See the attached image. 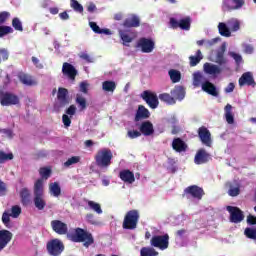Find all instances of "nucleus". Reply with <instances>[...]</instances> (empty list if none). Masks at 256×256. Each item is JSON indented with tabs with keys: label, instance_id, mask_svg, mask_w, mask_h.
Returning <instances> with one entry per match:
<instances>
[{
	"label": "nucleus",
	"instance_id": "nucleus-4",
	"mask_svg": "<svg viewBox=\"0 0 256 256\" xmlns=\"http://www.w3.org/2000/svg\"><path fill=\"white\" fill-rule=\"evenodd\" d=\"M46 251L50 256H60L65 251V244L61 239H51L46 243Z\"/></svg>",
	"mask_w": 256,
	"mask_h": 256
},
{
	"label": "nucleus",
	"instance_id": "nucleus-61",
	"mask_svg": "<svg viewBox=\"0 0 256 256\" xmlns=\"http://www.w3.org/2000/svg\"><path fill=\"white\" fill-rule=\"evenodd\" d=\"M89 25L94 33H97L98 35L101 33V28L99 27V25H97L96 22H90Z\"/></svg>",
	"mask_w": 256,
	"mask_h": 256
},
{
	"label": "nucleus",
	"instance_id": "nucleus-42",
	"mask_svg": "<svg viewBox=\"0 0 256 256\" xmlns=\"http://www.w3.org/2000/svg\"><path fill=\"white\" fill-rule=\"evenodd\" d=\"M159 252L154 250V248H149V247H143L140 250V256H158Z\"/></svg>",
	"mask_w": 256,
	"mask_h": 256
},
{
	"label": "nucleus",
	"instance_id": "nucleus-27",
	"mask_svg": "<svg viewBox=\"0 0 256 256\" xmlns=\"http://www.w3.org/2000/svg\"><path fill=\"white\" fill-rule=\"evenodd\" d=\"M172 149L176 151V153H185L187 151L188 146L185 141L181 138H174L172 141Z\"/></svg>",
	"mask_w": 256,
	"mask_h": 256
},
{
	"label": "nucleus",
	"instance_id": "nucleus-56",
	"mask_svg": "<svg viewBox=\"0 0 256 256\" xmlns=\"http://www.w3.org/2000/svg\"><path fill=\"white\" fill-rule=\"evenodd\" d=\"M239 193H241V188L239 187H230L228 190V195H230V197H237Z\"/></svg>",
	"mask_w": 256,
	"mask_h": 256
},
{
	"label": "nucleus",
	"instance_id": "nucleus-15",
	"mask_svg": "<svg viewBox=\"0 0 256 256\" xmlns=\"http://www.w3.org/2000/svg\"><path fill=\"white\" fill-rule=\"evenodd\" d=\"M50 225L54 233H57V235H67V233H69V227L67 226V223L61 220H52Z\"/></svg>",
	"mask_w": 256,
	"mask_h": 256
},
{
	"label": "nucleus",
	"instance_id": "nucleus-22",
	"mask_svg": "<svg viewBox=\"0 0 256 256\" xmlns=\"http://www.w3.org/2000/svg\"><path fill=\"white\" fill-rule=\"evenodd\" d=\"M202 91L211 95L212 97H219V90L215 84L211 83L209 80H206L202 83Z\"/></svg>",
	"mask_w": 256,
	"mask_h": 256
},
{
	"label": "nucleus",
	"instance_id": "nucleus-12",
	"mask_svg": "<svg viewBox=\"0 0 256 256\" xmlns=\"http://www.w3.org/2000/svg\"><path fill=\"white\" fill-rule=\"evenodd\" d=\"M118 35L122 41V45L129 47V43H133V40L137 37V32L131 29H119Z\"/></svg>",
	"mask_w": 256,
	"mask_h": 256
},
{
	"label": "nucleus",
	"instance_id": "nucleus-50",
	"mask_svg": "<svg viewBox=\"0 0 256 256\" xmlns=\"http://www.w3.org/2000/svg\"><path fill=\"white\" fill-rule=\"evenodd\" d=\"M9 17H11V13L8 11L0 12V25H5L9 21Z\"/></svg>",
	"mask_w": 256,
	"mask_h": 256
},
{
	"label": "nucleus",
	"instance_id": "nucleus-55",
	"mask_svg": "<svg viewBox=\"0 0 256 256\" xmlns=\"http://www.w3.org/2000/svg\"><path fill=\"white\" fill-rule=\"evenodd\" d=\"M13 159V153H5L3 151H0V161H11Z\"/></svg>",
	"mask_w": 256,
	"mask_h": 256
},
{
	"label": "nucleus",
	"instance_id": "nucleus-58",
	"mask_svg": "<svg viewBox=\"0 0 256 256\" xmlns=\"http://www.w3.org/2000/svg\"><path fill=\"white\" fill-rule=\"evenodd\" d=\"M230 57H232L234 61H236L237 65L243 62V57L235 52H230Z\"/></svg>",
	"mask_w": 256,
	"mask_h": 256
},
{
	"label": "nucleus",
	"instance_id": "nucleus-46",
	"mask_svg": "<svg viewBox=\"0 0 256 256\" xmlns=\"http://www.w3.org/2000/svg\"><path fill=\"white\" fill-rule=\"evenodd\" d=\"M70 7L76 11V13H83V5L77 0H70Z\"/></svg>",
	"mask_w": 256,
	"mask_h": 256
},
{
	"label": "nucleus",
	"instance_id": "nucleus-5",
	"mask_svg": "<svg viewBox=\"0 0 256 256\" xmlns=\"http://www.w3.org/2000/svg\"><path fill=\"white\" fill-rule=\"evenodd\" d=\"M113 159V152L111 149L104 148L97 152L95 155V161L97 167H109L111 160Z\"/></svg>",
	"mask_w": 256,
	"mask_h": 256
},
{
	"label": "nucleus",
	"instance_id": "nucleus-6",
	"mask_svg": "<svg viewBox=\"0 0 256 256\" xmlns=\"http://www.w3.org/2000/svg\"><path fill=\"white\" fill-rule=\"evenodd\" d=\"M204 195H205V190H203V188L197 185H191L184 189L182 197H185L186 199L192 198V199H197L198 201H201Z\"/></svg>",
	"mask_w": 256,
	"mask_h": 256
},
{
	"label": "nucleus",
	"instance_id": "nucleus-52",
	"mask_svg": "<svg viewBox=\"0 0 256 256\" xmlns=\"http://www.w3.org/2000/svg\"><path fill=\"white\" fill-rule=\"evenodd\" d=\"M10 215L13 217V219H17V217L21 215V208L18 205L12 206Z\"/></svg>",
	"mask_w": 256,
	"mask_h": 256
},
{
	"label": "nucleus",
	"instance_id": "nucleus-49",
	"mask_svg": "<svg viewBox=\"0 0 256 256\" xmlns=\"http://www.w3.org/2000/svg\"><path fill=\"white\" fill-rule=\"evenodd\" d=\"M13 33V28L11 26L0 25V38L5 37V35H9Z\"/></svg>",
	"mask_w": 256,
	"mask_h": 256
},
{
	"label": "nucleus",
	"instance_id": "nucleus-31",
	"mask_svg": "<svg viewBox=\"0 0 256 256\" xmlns=\"http://www.w3.org/2000/svg\"><path fill=\"white\" fill-rule=\"evenodd\" d=\"M21 203L24 207H27L31 203V192L27 188L20 190Z\"/></svg>",
	"mask_w": 256,
	"mask_h": 256
},
{
	"label": "nucleus",
	"instance_id": "nucleus-2",
	"mask_svg": "<svg viewBox=\"0 0 256 256\" xmlns=\"http://www.w3.org/2000/svg\"><path fill=\"white\" fill-rule=\"evenodd\" d=\"M43 193V179H38L34 184V205L38 211H43L47 207Z\"/></svg>",
	"mask_w": 256,
	"mask_h": 256
},
{
	"label": "nucleus",
	"instance_id": "nucleus-21",
	"mask_svg": "<svg viewBox=\"0 0 256 256\" xmlns=\"http://www.w3.org/2000/svg\"><path fill=\"white\" fill-rule=\"evenodd\" d=\"M11 239H13V233L11 231L0 230V251H3L11 243Z\"/></svg>",
	"mask_w": 256,
	"mask_h": 256
},
{
	"label": "nucleus",
	"instance_id": "nucleus-18",
	"mask_svg": "<svg viewBox=\"0 0 256 256\" xmlns=\"http://www.w3.org/2000/svg\"><path fill=\"white\" fill-rule=\"evenodd\" d=\"M141 25V20L139 19V16L132 14L128 16L122 23V27L124 29H133L137 28Z\"/></svg>",
	"mask_w": 256,
	"mask_h": 256
},
{
	"label": "nucleus",
	"instance_id": "nucleus-38",
	"mask_svg": "<svg viewBox=\"0 0 256 256\" xmlns=\"http://www.w3.org/2000/svg\"><path fill=\"white\" fill-rule=\"evenodd\" d=\"M158 97L160 101H163V103H167V105H175L176 103L175 98L169 93H162Z\"/></svg>",
	"mask_w": 256,
	"mask_h": 256
},
{
	"label": "nucleus",
	"instance_id": "nucleus-48",
	"mask_svg": "<svg viewBox=\"0 0 256 256\" xmlns=\"http://www.w3.org/2000/svg\"><path fill=\"white\" fill-rule=\"evenodd\" d=\"M244 235L248 239H254L256 241V228H246L244 231Z\"/></svg>",
	"mask_w": 256,
	"mask_h": 256
},
{
	"label": "nucleus",
	"instance_id": "nucleus-32",
	"mask_svg": "<svg viewBox=\"0 0 256 256\" xmlns=\"http://www.w3.org/2000/svg\"><path fill=\"white\" fill-rule=\"evenodd\" d=\"M232 109H233V106H231V104H227L224 108L226 121L229 125H233L235 123L233 112H231Z\"/></svg>",
	"mask_w": 256,
	"mask_h": 256
},
{
	"label": "nucleus",
	"instance_id": "nucleus-26",
	"mask_svg": "<svg viewBox=\"0 0 256 256\" xmlns=\"http://www.w3.org/2000/svg\"><path fill=\"white\" fill-rule=\"evenodd\" d=\"M119 177L121 181L124 183H128L129 185H133L135 183V173H133L129 169H124L119 172Z\"/></svg>",
	"mask_w": 256,
	"mask_h": 256
},
{
	"label": "nucleus",
	"instance_id": "nucleus-28",
	"mask_svg": "<svg viewBox=\"0 0 256 256\" xmlns=\"http://www.w3.org/2000/svg\"><path fill=\"white\" fill-rule=\"evenodd\" d=\"M203 69H204V73H206V75H221L223 69H221V67L215 65V64H211L209 62H206L203 65Z\"/></svg>",
	"mask_w": 256,
	"mask_h": 256
},
{
	"label": "nucleus",
	"instance_id": "nucleus-63",
	"mask_svg": "<svg viewBox=\"0 0 256 256\" xmlns=\"http://www.w3.org/2000/svg\"><path fill=\"white\" fill-rule=\"evenodd\" d=\"M62 122L64 123L65 127H71V118H69V115L63 114Z\"/></svg>",
	"mask_w": 256,
	"mask_h": 256
},
{
	"label": "nucleus",
	"instance_id": "nucleus-9",
	"mask_svg": "<svg viewBox=\"0 0 256 256\" xmlns=\"http://www.w3.org/2000/svg\"><path fill=\"white\" fill-rule=\"evenodd\" d=\"M245 5V0H223L222 11L224 13H231V11H237Z\"/></svg>",
	"mask_w": 256,
	"mask_h": 256
},
{
	"label": "nucleus",
	"instance_id": "nucleus-1",
	"mask_svg": "<svg viewBox=\"0 0 256 256\" xmlns=\"http://www.w3.org/2000/svg\"><path fill=\"white\" fill-rule=\"evenodd\" d=\"M72 241L74 243H83L86 248L91 247L95 243L93 234L82 228H76L74 234H72Z\"/></svg>",
	"mask_w": 256,
	"mask_h": 256
},
{
	"label": "nucleus",
	"instance_id": "nucleus-59",
	"mask_svg": "<svg viewBox=\"0 0 256 256\" xmlns=\"http://www.w3.org/2000/svg\"><path fill=\"white\" fill-rule=\"evenodd\" d=\"M77 113V107L75 105H70L66 110V115H70V117H73Z\"/></svg>",
	"mask_w": 256,
	"mask_h": 256
},
{
	"label": "nucleus",
	"instance_id": "nucleus-43",
	"mask_svg": "<svg viewBox=\"0 0 256 256\" xmlns=\"http://www.w3.org/2000/svg\"><path fill=\"white\" fill-rule=\"evenodd\" d=\"M203 79H204V77L202 76L201 73H199V72L194 73L193 85L195 87H201L203 85Z\"/></svg>",
	"mask_w": 256,
	"mask_h": 256
},
{
	"label": "nucleus",
	"instance_id": "nucleus-36",
	"mask_svg": "<svg viewBox=\"0 0 256 256\" xmlns=\"http://www.w3.org/2000/svg\"><path fill=\"white\" fill-rule=\"evenodd\" d=\"M49 191L53 197H59L61 195V186L58 182H53L49 184Z\"/></svg>",
	"mask_w": 256,
	"mask_h": 256
},
{
	"label": "nucleus",
	"instance_id": "nucleus-11",
	"mask_svg": "<svg viewBox=\"0 0 256 256\" xmlns=\"http://www.w3.org/2000/svg\"><path fill=\"white\" fill-rule=\"evenodd\" d=\"M19 103H21L19 96L11 92H4V95L0 99V105L2 107H13V105H19Z\"/></svg>",
	"mask_w": 256,
	"mask_h": 256
},
{
	"label": "nucleus",
	"instance_id": "nucleus-33",
	"mask_svg": "<svg viewBox=\"0 0 256 256\" xmlns=\"http://www.w3.org/2000/svg\"><path fill=\"white\" fill-rule=\"evenodd\" d=\"M102 89L107 93H113L117 89V83L111 80L104 81L102 83Z\"/></svg>",
	"mask_w": 256,
	"mask_h": 256
},
{
	"label": "nucleus",
	"instance_id": "nucleus-13",
	"mask_svg": "<svg viewBox=\"0 0 256 256\" xmlns=\"http://www.w3.org/2000/svg\"><path fill=\"white\" fill-rule=\"evenodd\" d=\"M137 47L141 49L142 53H153V49H155V41L151 38L142 37L138 40Z\"/></svg>",
	"mask_w": 256,
	"mask_h": 256
},
{
	"label": "nucleus",
	"instance_id": "nucleus-19",
	"mask_svg": "<svg viewBox=\"0 0 256 256\" xmlns=\"http://www.w3.org/2000/svg\"><path fill=\"white\" fill-rule=\"evenodd\" d=\"M240 87H245L247 85L248 87H255V78H253V73L251 72H245L242 74V76L238 80Z\"/></svg>",
	"mask_w": 256,
	"mask_h": 256
},
{
	"label": "nucleus",
	"instance_id": "nucleus-45",
	"mask_svg": "<svg viewBox=\"0 0 256 256\" xmlns=\"http://www.w3.org/2000/svg\"><path fill=\"white\" fill-rule=\"evenodd\" d=\"M39 174L42 178V182H43V179L47 180L49 179V177H51V170L50 168H47V167H42L39 169Z\"/></svg>",
	"mask_w": 256,
	"mask_h": 256
},
{
	"label": "nucleus",
	"instance_id": "nucleus-41",
	"mask_svg": "<svg viewBox=\"0 0 256 256\" xmlns=\"http://www.w3.org/2000/svg\"><path fill=\"white\" fill-rule=\"evenodd\" d=\"M172 83H179L181 81V72L175 69H171L168 72Z\"/></svg>",
	"mask_w": 256,
	"mask_h": 256
},
{
	"label": "nucleus",
	"instance_id": "nucleus-47",
	"mask_svg": "<svg viewBox=\"0 0 256 256\" xmlns=\"http://www.w3.org/2000/svg\"><path fill=\"white\" fill-rule=\"evenodd\" d=\"M12 27H14L15 31L23 32V23L17 17L12 19Z\"/></svg>",
	"mask_w": 256,
	"mask_h": 256
},
{
	"label": "nucleus",
	"instance_id": "nucleus-54",
	"mask_svg": "<svg viewBox=\"0 0 256 256\" xmlns=\"http://www.w3.org/2000/svg\"><path fill=\"white\" fill-rule=\"evenodd\" d=\"M2 223L5 227H9V223H11V214H8L7 211L2 214Z\"/></svg>",
	"mask_w": 256,
	"mask_h": 256
},
{
	"label": "nucleus",
	"instance_id": "nucleus-10",
	"mask_svg": "<svg viewBox=\"0 0 256 256\" xmlns=\"http://www.w3.org/2000/svg\"><path fill=\"white\" fill-rule=\"evenodd\" d=\"M169 23L172 29H182V31H189V29H191V17L189 16L179 21L175 18H170Z\"/></svg>",
	"mask_w": 256,
	"mask_h": 256
},
{
	"label": "nucleus",
	"instance_id": "nucleus-35",
	"mask_svg": "<svg viewBox=\"0 0 256 256\" xmlns=\"http://www.w3.org/2000/svg\"><path fill=\"white\" fill-rule=\"evenodd\" d=\"M225 44L221 46V51H218L216 54V62L218 65H225L227 61L225 60Z\"/></svg>",
	"mask_w": 256,
	"mask_h": 256
},
{
	"label": "nucleus",
	"instance_id": "nucleus-23",
	"mask_svg": "<svg viewBox=\"0 0 256 256\" xmlns=\"http://www.w3.org/2000/svg\"><path fill=\"white\" fill-rule=\"evenodd\" d=\"M139 131L144 137H150V135L155 133V128L153 127V123L147 120L140 124Z\"/></svg>",
	"mask_w": 256,
	"mask_h": 256
},
{
	"label": "nucleus",
	"instance_id": "nucleus-53",
	"mask_svg": "<svg viewBox=\"0 0 256 256\" xmlns=\"http://www.w3.org/2000/svg\"><path fill=\"white\" fill-rule=\"evenodd\" d=\"M141 130H129L127 132V137H129V139H137L138 137H141Z\"/></svg>",
	"mask_w": 256,
	"mask_h": 256
},
{
	"label": "nucleus",
	"instance_id": "nucleus-29",
	"mask_svg": "<svg viewBox=\"0 0 256 256\" xmlns=\"http://www.w3.org/2000/svg\"><path fill=\"white\" fill-rule=\"evenodd\" d=\"M18 79L20 82H22L23 85H26L27 87H33L37 85V82L35 79H33V76L25 73H20L18 75Z\"/></svg>",
	"mask_w": 256,
	"mask_h": 256
},
{
	"label": "nucleus",
	"instance_id": "nucleus-30",
	"mask_svg": "<svg viewBox=\"0 0 256 256\" xmlns=\"http://www.w3.org/2000/svg\"><path fill=\"white\" fill-rule=\"evenodd\" d=\"M170 93L172 97L178 99V101H183V99H185V88H183V86H175Z\"/></svg>",
	"mask_w": 256,
	"mask_h": 256
},
{
	"label": "nucleus",
	"instance_id": "nucleus-34",
	"mask_svg": "<svg viewBox=\"0 0 256 256\" xmlns=\"http://www.w3.org/2000/svg\"><path fill=\"white\" fill-rule=\"evenodd\" d=\"M203 59V54L201 53V50H197L195 56H190V67H196V65H199L201 63V60Z\"/></svg>",
	"mask_w": 256,
	"mask_h": 256
},
{
	"label": "nucleus",
	"instance_id": "nucleus-62",
	"mask_svg": "<svg viewBox=\"0 0 256 256\" xmlns=\"http://www.w3.org/2000/svg\"><path fill=\"white\" fill-rule=\"evenodd\" d=\"M86 221L91 225H97V220L95 219V215L89 213L86 215Z\"/></svg>",
	"mask_w": 256,
	"mask_h": 256
},
{
	"label": "nucleus",
	"instance_id": "nucleus-17",
	"mask_svg": "<svg viewBox=\"0 0 256 256\" xmlns=\"http://www.w3.org/2000/svg\"><path fill=\"white\" fill-rule=\"evenodd\" d=\"M62 73H63V75L68 77V79H70V81H75V77H77V75H78V72H77V69L75 68V66H73L69 62L63 63Z\"/></svg>",
	"mask_w": 256,
	"mask_h": 256
},
{
	"label": "nucleus",
	"instance_id": "nucleus-64",
	"mask_svg": "<svg viewBox=\"0 0 256 256\" xmlns=\"http://www.w3.org/2000/svg\"><path fill=\"white\" fill-rule=\"evenodd\" d=\"M246 222L248 223V225H256V216L249 214L247 216Z\"/></svg>",
	"mask_w": 256,
	"mask_h": 256
},
{
	"label": "nucleus",
	"instance_id": "nucleus-37",
	"mask_svg": "<svg viewBox=\"0 0 256 256\" xmlns=\"http://www.w3.org/2000/svg\"><path fill=\"white\" fill-rule=\"evenodd\" d=\"M218 31L222 37H231V30L227 27V24L223 22L218 24Z\"/></svg>",
	"mask_w": 256,
	"mask_h": 256
},
{
	"label": "nucleus",
	"instance_id": "nucleus-14",
	"mask_svg": "<svg viewBox=\"0 0 256 256\" xmlns=\"http://www.w3.org/2000/svg\"><path fill=\"white\" fill-rule=\"evenodd\" d=\"M227 211L230 213V223H241L245 219V214L236 206H227Z\"/></svg>",
	"mask_w": 256,
	"mask_h": 256
},
{
	"label": "nucleus",
	"instance_id": "nucleus-3",
	"mask_svg": "<svg viewBox=\"0 0 256 256\" xmlns=\"http://www.w3.org/2000/svg\"><path fill=\"white\" fill-rule=\"evenodd\" d=\"M139 219H141L139 210H129L124 216L122 229L135 231V229H137V225H139Z\"/></svg>",
	"mask_w": 256,
	"mask_h": 256
},
{
	"label": "nucleus",
	"instance_id": "nucleus-24",
	"mask_svg": "<svg viewBox=\"0 0 256 256\" xmlns=\"http://www.w3.org/2000/svg\"><path fill=\"white\" fill-rule=\"evenodd\" d=\"M149 117H151V112H149V109L143 105H139L134 117V121L137 123L138 121L149 119Z\"/></svg>",
	"mask_w": 256,
	"mask_h": 256
},
{
	"label": "nucleus",
	"instance_id": "nucleus-40",
	"mask_svg": "<svg viewBox=\"0 0 256 256\" xmlns=\"http://www.w3.org/2000/svg\"><path fill=\"white\" fill-rule=\"evenodd\" d=\"M75 101L78 104L80 111H85V109H87V99H85L81 94L76 95Z\"/></svg>",
	"mask_w": 256,
	"mask_h": 256
},
{
	"label": "nucleus",
	"instance_id": "nucleus-51",
	"mask_svg": "<svg viewBox=\"0 0 256 256\" xmlns=\"http://www.w3.org/2000/svg\"><path fill=\"white\" fill-rule=\"evenodd\" d=\"M79 161H81V157L79 156H72L71 158H69L64 165L66 167H71V165H75V163H79Z\"/></svg>",
	"mask_w": 256,
	"mask_h": 256
},
{
	"label": "nucleus",
	"instance_id": "nucleus-39",
	"mask_svg": "<svg viewBox=\"0 0 256 256\" xmlns=\"http://www.w3.org/2000/svg\"><path fill=\"white\" fill-rule=\"evenodd\" d=\"M227 25L231 31H239L241 29V22L236 18H231L227 21Z\"/></svg>",
	"mask_w": 256,
	"mask_h": 256
},
{
	"label": "nucleus",
	"instance_id": "nucleus-60",
	"mask_svg": "<svg viewBox=\"0 0 256 256\" xmlns=\"http://www.w3.org/2000/svg\"><path fill=\"white\" fill-rule=\"evenodd\" d=\"M9 59V52L5 49L0 50V63L1 61H7Z\"/></svg>",
	"mask_w": 256,
	"mask_h": 256
},
{
	"label": "nucleus",
	"instance_id": "nucleus-57",
	"mask_svg": "<svg viewBox=\"0 0 256 256\" xmlns=\"http://www.w3.org/2000/svg\"><path fill=\"white\" fill-rule=\"evenodd\" d=\"M79 57L86 63H93V59L91 58V55L87 54L86 52H81L79 54Z\"/></svg>",
	"mask_w": 256,
	"mask_h": 256
},
{
	"label": "nucleus",
	"instance_id": "nucleus-20",
	"mask_svg": "<svg viewBox=\"0 0 256 256\" xmlns=\"http://www.w3.org/2000/svg\"><path fill=\"white\" fill-rule=\"evenodd\" d=\"M209 159H211V154L207 153L205 149L201 148L195 155L194 163H196V165H203L205 163H209Z\"/></svg>",
	"mask_w": 256,
	"mask_h": 256
},
{
	"label": "nucleus",
	"instance_id": "nucleus-8",
	"mask_svg": "<svg viewBox=\"0 0 256 256\" xmlns=\"http://www.w3.org/2000/svg\"><path fill=\"white\" fill-rule=\"evenodd\" d=\"M150 245L161 249V251L169 249V234L153 236L150 240Z\"/></svg>",
	"mask_w": 256,
	"mask_h": 256
},
{
	"label": "nucleus",
	"instance_id": "nucleus-16",
	"mask_svg": "<svg viewBox=\"0 0 256 256\" xmlns=\"http://www.w3.org/2000/svg\"><path fill=\"white\" fill-rule=\"evenodd\" d=\"M198 137L203 145L211 147L213 140H211V132L207 127L202 126L198 129Z\"/></svg>",
	"mask_w": 256,
	"mask_h": 256
},
{
	"label": "nucleus",
	"instance_id": "nucleus-7",
	"mask_svg": "<svg viewBox=\"0 0 256 256\" xmlns=\"http://www.w3.org/2000/svg\"><path fill=\"white\" fill-rule=\"evenodd\" d=\"M141 99L150 107V109H157L159 107V97L155 92L145 90L140 94Z\"/></svg>",
	"mask_w": 256,
	"mask_h": 256
},
{
	"label": "nucleus",
	"instance_id": "nucleus-44",
	"mask_svg": "<svg viewBox=\"0 0 256 256\" xmlns=\"http://www.w3.org/2000/svg\"><path fill=\"white\" fill-rule=\"evenodd\" d=\"M88 206L90 207V209H92V211H95L98 215H101V213H103V210L101 209V204L96 203L94 201H88Z\"/></svg>",
	"mask_w": 256,
	"mask_h": 256
},
{
	"label": "nucleus",
	"instance_id": "nucleus-25",
	"mask_svg": "<svg viewBox=\"0 0 256 256\" xmlns=\"http://www.w3.org/2000/svg\"><path fill=\"white\" fill-rule=\"evenodd\" d=\"M57 99L61 107L69 105V103H71V100L69 99V90H67V88H59L57 93Z\"/></svg>",
	"mask_w": 256,
	"mask_h": 256
}]
</instances>
